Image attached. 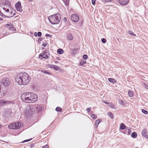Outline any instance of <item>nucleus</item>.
<instances>
[{
	"label": "nucleus",
	"instance_id": "7c9ffc66",
	"mask_svg": "<svg viewBox=\"0 0 148 148\" xmlns=\"http://www.w3.org/2000/svg\"><path fill=\"white\" fill-rule=\"evenodd\" d=\"M142 112L143 113L146 114H148V112L147 111L145 110L144 109H142Z\"/></svg>",
	"mask_w": 148,
	"mask_h": 148
},
{
	"label": "nucleus",
	"instance_id": "39448f33",
	"mask_svg": "<svg viewBox=\"0 0 148 148\" xmlns=\"http://www.w3.org/2000/svg\"><path fill=\"white\" fill-rule=\"evenodd\" d=\"M22 126V123L19 122L14 123H12L8 126L10 129H20Z\"/></svg>",
	"mask_w": 148,
	"mask_h": 148
},
{
	"label": "nucleus",
	"instance_id": "a211bd4d",
	"mask_svg": "<svg viewBox=\"0 0 148 148\" xmlns=\"http://www.w3.org/2000/svg\"><path fill=\"white\" fill-rule=\"evenodd\" d=\"M125 125L123 123H122L120 127V129L121 130H124L125 128Z\"/></svg>",
	"mask_w": 148,
	"mask_h": 148
},
{
	"label": "nucleus",
	"instance_id": "f704fd0d",
	"mask_svg": "<svg viewBox=\"0 0 148 148\" xmlns=\"http://www.w3.org/2000/svg\"><path fill=\"white\" fill-rule=\"evenodd\" d=\"M101 40L102 42L104 43H105L106 42V40L104 38H102Z\"/></svg>",
	"mask_w": 148,
	"mask_h": 148
},
{
	"label": "nucleus",
	"instance_id": "72a5a7b5",
	"mask_svg": "<svg viewBox=\"0 0 148 148\" xmlns=\"http://www.w3.org/2000/svg\"><path fill=\"white\" fill-rule=\"evenodd\" d=\"M53 68L54 70H57L59 69V67L58 66H57L55 65H53Z\"/></svg>",
	"mask_w": 148,
	"mask_h": 148
},
{
	"label": "nucleus",
	"instance_id": "4468645a",
	"mask_svg": "<svg viewBox=\"0 0 148 148\" xmlns=\"http://www.w3.org/2000/svg\"><path fill=\"white\" fill-rule=\"evenodd\" d=\"M142 134L143 136L146 138H148L147 130L146 129H144L142 132Z\"/></svg>",
	"mask_w": 148,
	"mask_h": 148
},
{
	"label": "nucleus",
	"instance_id": "393cba45",
	"mask_svg": "<svg viewBox=\"0 0 148 148\" xmlns=\"http://www.w3.org/2000/svg\"><path fill=\"white\" fill-rule=\"evenodd\" d=\"M56 110L57 112H61L62 111V109L60 107H57L56 109Z\"/></svg>",
	"mask_w": 148,
	"mask_h": 148
},
{
	"label": "nucleus",
	"instance_id": "6ab92c4d",
	"mask_svg": "<svg viewBox=\"0 0 148 148\" xmlns=\"http://www.w3.org/2000/svg\"><path fill=\"white\" fill-rule=\"evenodd\" d=\"M137 136V133L135 132H133L131 135L132 137L133 138H135Z\"/></svg>",
	"mask_w": 148,
	"mask_h": 148
},
{
	"label": "nucleus",
	"instance_id": "ddd939ff",
	"mask_svg": "<svg viewBox=\"0 0 148 148\" xmlns=\"http://www.w3.org/2000/svg\"><path fill=\"white\" fill-rule=\"evenodd\" d=\"M15 8L16 10L20 12H22L23 10L21 7V5L20 2H18L16 3L15 5Z\"/></svg>",
	"mask_w": 148,
	"mask_h": 148
},
{
	"label": "nucleus",
	"instance_id": "58836bf2",
	"mask_svg": "<svg viewBox=\"0 0 148 148\" xmlns=\"http://www.w3.org/2000/svg\"><path fill=\"white\" fill-rule=\"evenodd\" d=\"M31 139H28L24 140L22 142V143H24L25 142H28V141H30Z\"/></svg>",
	"mask_w": 148,
	"mask_h": 148
},
{
	"label": "nucleus",
	"instance_id": "f8f14e48",
	"mask_svg": "<svg viewBox=\"0 0 148 148\" xmlns=\"http://www.w3.org/2000/svg\"><path fill=\"white\" fill-rule=\"evenodd\" d=\"M71 20L75 22H77L79 20V16L76 14H72L71 16Z\"/></svg>",
	"mask_w": 148,
	"mask_h": 148
},
{
	"label": "nucleus",
	"instance_id": "0eeeda50",
	"mask_svg": "<svg viewBox=\"0 0 148 148\" xmlns=\"http://www.w3.org/2000/svg\"><path fill=\"white\" fill-rule=\"evenodd\" d=\"M7 92V88L2 84L0 83V98L4 96Z\"/></svg>",
	"mask_w": 148,
	"mask_h": 148
},
{
	"label": "nucleus",
	"instance_id": "ea45409f",
	"mask_svg": "<svg viewBox=\"0 0 148 148\" xmlns=\"http://www.w3.org/2000/svg\"><path fill=\"white\" fill-rule=\"evenodd\" d=\"M100 122V121L99 120H97V121H96V124H97V127L98 126V125L99 124V123Z\"/></svg>",
	"mask_w": 148,
	"mask_h": 148
},
{
	"label": "nucleus",
	"instance_id": "2f4dec72",
	"mask_svg": "<svg viewBox=\"0 0 148 148\" xmlns=\"http://www.w3.org/2000/svg\"><path fill=\"white\" fill-rule=\"evenodd\" d=\"M86 63V61L85 60L82 61L80 63V66H83V65Z\"/></svg>",
	"mask_w": 148,
	"mask_h": 148
},
{
	"label": "nucleus",
	"instance_id": "f257e3e1",
	"mask_svg": "<svg viewBox=\"0 0 148 148\" xmlns=\"http://www.w3.org/2000/svg\"><path fill=\"white\" fill-rule=\"evenodd\" d=\"M22 101L25 102L31 103L36 101L38 96L35 94L31 92L23 93L21 96Z\"/></svg>",
	"mask_w": 148,
	"mask_h": 148
},
{
	"label": "nucleus",
	"instance_id": "8fccbe9b",
	"mask_svg": "<svg viewBox=\"0 0 148 148\" xmlns=\"http://www.w3.org/2000/svg\"><path fill=\"white\" fill-rule=\"evenodd\" d=\"M1 14L2 15H1V16H5V15H4L2 13V12H1V11H0V15H1Z\"/></svg>",
	"mask_w": 148,
	"mask_h": 148
},
{
	"label": "nucleus",
	"instance_id": "4be33fe9",
	"mask_svg": "<svg viewBox=\"0 0 148 148\" xmlns=\"http://www.w3.org/2000/svg\"><path fill=\"white\" fill-rule=\"evenodd\" d=\"M108 115L112 119H113L114 117V116L112 114L111 112H108Z\"/></svg>",
	"mask_w": 148,
	"mask_h": 148
},
{
	"label": "nucleus",
	"instance_id": "412c9836",
	"mask_svg": "<svg viewBox=\"0 0 148 148\" xmlns=\"http://www.w3.org/2000/svg\"><path fill=\"white\" fill-rule=\"evenodd\" d=\"M57 53H58L59 54H62L63 53V50L61 49H58L57 50Z\"/></svg>",
	"mask_w": 148,
	"mask_h": 148
},
{
	"label": "nucleus",
	"instance_id": "dca6fc26",
	"mask_svg": "<svg viewBox=\"0 0 148 148\" xmlns=\"http://www.w3.org/2000/svg\"><path fill=\"white\" fill-rule=\"evenodd\" d=\"M129 0H119V3L123 5H126L129 2Z\"/></svg>",
	"mask_w": 148,
	"mask_h": 148
},
{
	"label": "nucleus",
	"instance_id": "c756f323",
	"mask_svg": "<svg viewBox=\"0 0 148 148\" xmlns=\"http://www.w3.org/2000/svg\"><path fill=\"white\" fill-rule=\"evenodd\" d=\"M40 72H41V73H43L47 74H50L47 70H42Z\"/></svg>",
	"mask_w": 148,
	"mask_h": 148
},
{
	"label": "nucleus",
	"instance_id": "423d86ee",
	"mask_svg": "<svg viewBox=\"0 0 148 148\" xmlns=\"http://www.w3.org/2000/svg\"><path fill=\"white\" fill-rule=\"evenodd\" d=\"M3 1L4 3L2 5V7L4 12H6L12 8L10 7V3L9 1L6 0H3Z\"/></svg>",
	"mask_w": 148,
	"mask_h": 148
},
{
	"label": "nucleus",
	"instance_id": "f3484780",
	"mask_svg": "<svg viewBox=\"0 0 148 148\" xmlns=\"http://www.w3.org/2000/svg\"><path fill=\"white\" fill-rule=\"evenodd\" d=\"M68 39L70 40H72L73 39V36L72 34L69 33L67 35Z\"/></svg>",
	"mask_w": 148,
	"mask_h": 148
},
{
	"label": "nucleus",
	"instance_id": "cd10ccee",
	"mask_svg": "<svg viewBox=\"0 0 148 148\" xmlns=\"http://www.w3.org/2000/svg\"><path fill=\"white\" fill-rule=\"evenodd\" d=\"M128 33L130 35H132L133 36H136V34L132 31H128Z\"/></svg>",
	"mask_w": 148,
	"mask_h": 148
},
{
	"label": "nucleus",
	"instance_id": "f03ea898",
	"mask_svg": "<svg viewBox=\"0 0 148 148\" xmlns=\"http://www.w3.org/2000/svg\"><path fill=\"white\" fill-rule=\"evenodd\" d=\"M23 76L18 75L15 78V81L19 85H26L29 82L30 78L29 75H22Z\"/></svg>",
	"mask_w": 148,
	"mask_h": 148
},
{
	"label": "nucleus",
	"instance_id": "79ce46f5",
	"mask_svg": "<svg viewBox=\"0 0 148 148\" xmlns=\"http://www.w3.org/2000/svg\"><path fill=\"white\" fill-rule=\"evenodd\" d=\"M96 0H92V3L93 5H94L95 4Z\"/></svg>",
	"mask_w": 148,
	"mask_h": 148
},
{
	"label": "nucleus",
	"instance_id": "09e8293b",
	"mask_svg": "<svg viewBox=\"0 0 148 148\" xmlns=\"http://www.w3.org/2000/svg\"><path fill=\"white\" fill-rule=\"evenodd\" d=\"M103 102L105 103H106V104H108V103L106 102L104 100H103Z\"/></svg>",
	"mask_w": 148,
	"mask_h": 148
},
{
	"label": "nucleus",
	"instance_id": "6e6d98bb",
	"mask_svg": "<svg viewBox=\"0 0 148 148\" xmlns=\"http://www.w3.org/2000/svg\"><path fill=\"white\" fill-rule=\"evenodd\" d=\"M2 20V19L1 18V17H0V21Z\"/></svg>",
	"mask_w": 148,
	"mask_h": 148
},
{
	"label": "nucleus",
	"instance_id": "e433bc0d",
	"mask_svg": "<svg viewBox=\"0 0 148 148\" xmlns=\"http://www.w3.org/2000/svg\"><path fill=\"white\" fill-rule=\"evenodd\" d=\"M91 110V108L90 107L87 108L86 109V111L88 112H89L90 111V110Z\"/></svg>",
	"mask_w": 148,
	"mask_h": 148
},
{
	"label": "nucleus",
	"instance_id": "c9c22d12",
	"mask_svg": "<svg viewBox=\"0 0 148 148\" xmlns=\"http://www.w3.org/2000/svg\"><path fill=\"white\" fill-rule=\"evenodd\" d=\"M88 56L86 55H84L83 56V58L84 59H86L88 58Z\"/></svg>",
	"mask_w": 148,
	"mask_h": 148
},
{
	"label": "nucleus",
	"instance_id": "5701e85b",
	"mask_svg": "<svg viewBox=\"0 0 148 148\" xmlns=\"http://www.w3.org/2000/svg\"><path fill=\"white\" fill-rule=\"evenodd\" d=\"M133 92L131 90H129L128 92V94L130 97H132L133 96Z\"/></svg>",
	"mask_w": 148,
	"mask_h": 148
},
{
	"label": "nucleus",
	"instance_id": "a19ab883",
	"mask_svg": "<svg viewBox=\"0 0 148 148\" xmlns=\"http://www.w3.org/2000/svg\"><path fill=\"white\" fill-rule=\"evenodd\" d=\"M38 35V37H40L42 35V33L40 32H38L37 34Z\"/></svg>",
	"mask_w": 148,
	"mask_h": 148
},
{
	"label": "nucleus",
	"instance_id": "603ef678",
	"mask_svg": "<svg viewBox=\"0 0 148 148\" xmlns=\"http://www.w3.org/2000/svg\"><path fill=\"white\" fill-rule=\"evenodd\" d=\"M34 35L36 36H37V33L36 32H35L34 33Z\"/></svg>",
	"mask_w": 148,
	"mask_h": 148
},
{
	"label": "nucleus",
	"instance_id": "c03bdc74",
	"mask_svg": "<svg viewBox=\"0 0 148 148\" xmlns=\"http://www.w3.org/2000/svg\"><path fill=\"white\" fill-rule=\"evenodd\" d=\"M51 35L48 34H46L45 35V36L46 37H51Z\"/></svg>",
	"mask_w": 148,
	"mask_h": 148
},
{
	"label": "nucleus",
	"instance_id": "4c0bfd02",
	"mask_svg": "<svg viewBox=\"0 0 148 148\" xmlns=\"http://www.w3.org/2000/svg\"><path fill=\"white\" fill-rule=\"evenodd\" d=\"M10 26H11V25H10V24H6L5 25V27H8V28H10Z\"/></svg>",
	"mask_w": 148,
	"mask_h": 148
},
{
	"label": "nucleus",
	"instance_id": "3c124183",
	"mask_svg": "<svg viewBox=\"0 0 148 148\" xmlns=\"http://www.w3.org/2000/svg\"><path fill=\"white\" fill-rule=\"evenodd\" d=\"M42 40V39L40 38H38V41H41Z\"/></svg>",
	"mask_w": 148,
	"mask_h": 148
},
{
	"label": "nucleus",
	"instance_id": "7ed1b4c3",
	"mask_svg": "<svg viewBox=\"0 0 148 148\" xmlns=\"http://www.w3.org/2000/svg\"><path fill=\"white\" fill-rule=\"evenodd\" d=\"M49 22L52 24L58 23L60 21L61 17L58 13L49 16L48 18Z\"/></svg>",
	"mask_w": 148,
	"mask_h": 148
},
{
	"label": "nucleus",
	"instance_id": "a18cd8bd",
	"mask_svg": "<svg viewBox=\"0 0 148 148\" xmlns=\"http://www.w3.org/2000/svg\"><path fill=\"white\" fill-rule=\"evenodd\" d=\"M128 130V135H130L131 134V132L130 130H129V129Z\"/></svg>",
	"mask_w": 148,
	"mask_h": 148
},
{
	"label": "nucleus",
	"instance_id": "20e7f679",
	"mask_svg": "<svg viewBox=\"0 0 148 148\" xmlns=\"http://www.w3.org/2000/svg\"><path fill=\"white\" fill-rule=\"evenodd\" d=\"M25 110V114L27 117H31L34 114V109L33 106L31 105L26 107Z\"/></svg>",
	"mask_w": 148,
	"mask_h": 148
},
{
	"label": "nucleus",
	"instance_id": "37998d69",
	"mask_svg": "<svg viewBox=\"0 0 148 148\" xmlns=\"http://www.w3.org/2000/svg\"><path fill=\"white\" fill-rule=\"evenodd\" d=\"M42 148H49V146L48 145H46L43 147Z\"/></svg>",
	"mask_w": 148,
	"mask_h": 148
},
{
	"label": "nucleus",
	"instance_id": "9d476101",
	"mask_svg": "<svg viewBox=\"0 0 148 148\" xmlns=\"http://www.w3.org/2000/svg\"><path fill=\"white\" fill-rule=\"evenodd\" d=\"M14 102L12 101H6L4 100H2L0 101V104L1 106L5 105L10 104H14Z\"/></svg>",
	"mask_w": 148,
	"mask_h": 148
},
{
	"label": "nucleus",
	"instance_id": "de8ad7c7",
	"mask_svg": "<svg viewBox=\"0 0 148 148\" xmlns=\"http://www.w3.org/2000/svg\"><path fill=\"white\" fill-rule=\"evenodd\" d=\"M42 46L44 47H45L46 46L47 44L45 43H43L42 45Z\"/></svg>",
	"mask_w": 148,
	"mask_h": 148
},
{
	"label": "nucleus",
	"instance_id": "c85d7f7f",
	"mask_svg": "<svg viewBox=\"0 0 148 148\" xmlns=\"http://www.w3.org/2000/svg\"><path fill=\"white\" fill-rule=\"evenodd\" d=\"M91 117L93 119H95L97 118V116L94 114H92L90 115Z\"/></svg>",
	"mask_w": 148,
	"mask_h": 148
},
{
	"label": "nucleus",
	"instance_id": "1a4fd4ad",
	"mask_svg": "<svg viewBox=\"0 0 148 148\" xmlns=\"http://www.w3.org/2000/svg\"><path fill=\"white\" fill-rule=\"evenodd\" d=\"M5 86V87L8 86L10 84V81L9 78H5L1 80V82Z\"/></svg>",
	"mask_w": 148,
	"mask_h": 148
},
{
	"label": "nucleus",
	"instance_id": "9b49d317",
	"mask_svg": "<svg viewBox=\"0 0 148 148\" xmlns=\"http://www.w3.org/2000/svg\"><path fill=\"white\" fill-rule=\"evenodd\" d=\"M49 53L45 51L43 53H41L39 55V57L40 59L42 58L47 59L49 57Z\"/></svg>",
	"mask_w": 148,
	"mask_h": 148
},
{
	"label": "nucleus",
	"instance_id": "6e6552de",
	"mask_svg": "<svg viewBox=\"0 0 148 148\" xmlns=\"http://www.w3.org/2000/svg\"><path fill=\"white\" fill-rule=\"evenodd\" d=\"M4 13L7 15L6 16L9 18L12 17L16 14L15 10L12 8L8 10L6 12H4Z\"/></svg>",
	"mask_w": 148,
	"mask_h": 148
},
{
	"label": "nucleus",
	"instance_id": "bb28decb",
	"mask_svg": "<svg viewBox=\"0 0 148 148\" xmlns=\"http://www.w3.org/2000/svg\"><path fill=\"white\" fill-rule=\"evenodd\" d=\"M118 101L119 103L122 104V105H124L125 104V103H124V102H123V101L121 99H119L118 100Z\"/></svg>",
	"mask_w": 148,
	"mask_h": 148
},
{
	"label": "nucleus",
	"instance_id": "5fc2aeb1",
	"mask_svg": "<svg viewBox=\"0 0 148 148\" xmlns=\"http://www.w3.org/2000/svg\"><path fill=\"white\" fill-rule=\"evenodd\" d=\"M29 2H31L33 1V0H28Z\"/></svg>",
	"mask_w": 148,
	"mask_h": 148
},
{
	"label": "nucleus",
	"instance_id": "b1692460",
	"mask_svg": "<svg viewBox=\"0 0 148 148\" xmlns=\"http://www.w3.org/2000/svg\"><path fill=\"white\" fill-rule=\"evenodd\" d=\"M16 29L13 26L11 25V26H10V28L9 29V30L12 31H14Z\"/></svg>",
	"mask_w": 148,
	"mask_h": 148
},
{
	"label": "nucleus",
	"instance_id": "4d7b16f0",
	"mask_svg": "<svg viewBox=\"0 0 148 148\" xmlns=\"http://www.w3.org/2000/svg\"><path fill=\"white\" fill-rule=\"evenodd\" d=\"M1 125H0V129L1 128Z\"/></svg>",
	"mask_w": 148,
	"mask_h": 148
},
{
	"label": "nucleus",
	"instance_id": "864d4df0",
	"mask_svg": "<svg viewBox=\"0 0 148 148\" xmlns=\"http://www.w3.org/2000/svg\"><path fill=\"white\" fill-rule=\"evenodd\" d=\"M64 21L66 20V18H64Z\"/></svg>",
	"mask_w": 148,
	"mask_h": 148
},
{
	"label": "nucleus",
	"instance_id": "2eb2a0df",
	"mask_svg": "<svg viewBox=\"0 0 148 148\" xmlns=\"http://www.w3.org/2000/svg\"><path fill=\"white\" fill-rule=\"evenodd\" d=\"M33 106L34 107V108H36L38 112H39L41 111L42 108L40 105H37Z\"/></svg>",
	"mask_w": 148,
	"mask_h": 148
},
{
	"label": "nucleus",
	"instance_id": "473e14b6",
	"mask_svg": "<svg viewBox=\"0 0 148 148\" xmlns=\"http://www.w3.org/2000/svg\"><path fill=\"white\" fill-rule=\"evenodd\" d=\"M101 1L103 2H109L112 1V0H101Z\"/></svg>",
	"mask_w": 148,
	"mask_h": 148
},
{
	"label": "nucleus",
	"instance_id": "aec40b11",
	"mask_svg": "<svg viewBox=\"0 0 148 148\" xmlns=\"http://www.w3.org/2000/svg\"><path fill=\"white\" fill-rule=\"evenodd\" d=\"M108 80L110 82L112 83L116 82V80L112 78H109L108 79Z\"/></svg>",
	"mask_w": 148,
	"mask_h": 148
},
{
	"label": "nucleus",
	"instance_id": "a878e982",
	"mask_svg": "<svg viewBox=\"0 0 148 148\" xmlns=\"http://www.w3.org/2000/svg\"><path fill=\"white\" fill-rule=\"evenodd\" d=\"M63 1L66 6L68 5L69 0H63Z\"/></svg>",
	"mask_w": 148,
	"mask_h": 148
},
{
	"label": "nucleus",
	"instance_id": "49530a36",
	"mask_svg": "<svg viewBox=\"0 0 148 148\" xmlns=\"http://www.w3.org/2000/svg\"><path fill=\"white\" fill-rule=\"evenodd\" d=\"M145 88L147 89H148V85L146 84H145Z\"/></svg>",
	"mask_w": 148,
	"mask_h": 148
}]
</instances>
